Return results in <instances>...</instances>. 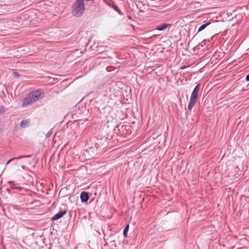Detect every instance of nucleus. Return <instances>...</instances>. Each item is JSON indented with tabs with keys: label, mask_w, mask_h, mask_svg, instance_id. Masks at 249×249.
<instances>
[{
	"label": "nucleus",
	"mask_w": 249,
	"mask_h": 249,
	"mask_svg": "<svg viewBox=\"0 0 249 249\" xmlns=\"http://www.w3.org/2000/svg\"><path fill=\"white\" fill-rule=\"evenodd\" d=\"M44 92L41 90H36L31 92L26 98H24L22 107H27L33 103L42 99L44 97Z\"/></svg>",
	"instance_id": "1"
},
{
	"label": "nucleus",
	"mask_w": 249,
	"mask_h": 249,
	"mask_svg": "<svg viewBox=\"0 0 249 249\" xmlns=\"http://www.w3.org/2000/svg\"><path fill=\"white\" fill-rule=\"evenodd\" d=\"M85 10L84 2L82 0H75L71 7V13L76 17L81 16Z\"/></svg>",
	"instance_id": "2"
},
{
	"label": "nucleus",
	"mask_w": 249,
	"mask_h": 249,
	"mask_svg": "<svg viewBox=\"0 0 249 249\" xmlns=\"http://www.w3.org/2000/svg\"><path fill=\"white\" fill-rule=\"evenodd\" d=\"M199 86L200 84H197L191 95L189 103L188 106V109L190 110L192 109L196 102V99L198 96V92L199 90Z\"/></svg>",
	"instance_id": "3"
},
{
	"label": "nucleus",
	"mask_w": 249,
	"mask_h": 249,
	"mask_svg": "<svg viewBox=\"0 0 249 249\" xmlns=\"http://www.w3.org/2000/svg\"><path fill=\"white\" fill-rule=\"evenodd\" d=\"M67 213L66 210L62 211L59 212L58 213L55 214L51 218V220L54 221L58 220L63 217Z\"/></svg>",
	"instance_id": "4"
},
{
	"label": "nucleus",
	"mask_w": 249,
	"mask_h": 249,
	"mask_svg": "<svg viewBox=\"0 0 249 249\" xmlns=\"http://www.w3.org/2000/svg\"><path fill=\"white\" fill-rule=\"evenodd\" d=\"M80 198L82 202H87L89 199V194L85 192H82L80 194Z\"/></svg>",
	"instance_id": "5"
},
{
	"label": "nucleus",
	"mask_w": 249,
	"mask_h": 249,
	"mask_svg": "<svg viewBox=\"0 0 249 249\" xmlns=\"http://www.w3.org/2000/svg\"><path fill=\"white\" fill-rule=\"evenodd\" d=\"M172 26L171 24L169 23H164L162 24L161 26H159L157 27H156V30L161 31L164 30H165L167 27H169Z\"/></svg>",
	"instance_id": "6"
},
{
	"label": "nucleus",
	"mask_w": 249,
	"mask_h": 249,
	"mask_svg": "<svg viewBox=\"0 0 249 249\" xmlns=\"http://www.w3.org/2000/svg\"><path fill=\"white\" fill-rule=\"evenodd\" d=\"M211 24L210 22H208L207 23L204 24L202 25L198 29L197 33L200 32L202 30H203L204 29H205L209 25Z\"/></svg>",
	"instance_id": "7"
},
{
	"label": "nucleus",
	"mask_w": 249,
	"mask_h": 249,
	"mask_svg": "<svg viewBox=\"0 0 249 249\" xmlns=\"http://www.w3.org/2000/svg\"><path fill=\"white\" fill-rule=\"evenodd\" d=\"M29 121L26 120H23L20 122V126L22 128H25L27 126Z\"/></svg>",
	"instance_id": "8"
},
{
	"label": "nucleus",
	"mask_w": 249,
	"mask_h": 249,
	"mask_svg": "<svg viewBox=\"0 0 249 249\" xmlns=\"http://www.w3.org/2000/svg\"><path fill=\"white\" fill-rule=\"evenodd\" d=\"M30 157V156H19L18 157H14L13 158H12L11 159H10L6 163V165H7L11 161L16 160V159H21V158H25V157Z\"/></svg>",
	"instance_id": "9"
},
{
	"label": "nucleus",
	"mask_w": 249,
	"mask_h": 249,
	"mask_svg": "<svg viewBox=\"0 0 249 249\" xmlns=\"http://www.w3.org/2000/svg\"><path fill=\"white\" fill-rule=\"evenodd\" d=\"M128 229H129V224H127L123 231V234L125 237H126L127 236Z\"/></svg>",
	"instance_id": "10"
},
{
	"label": "nucleus",
	"mask_w": 249,
	"mask_h": 249,
	"mask_svg": "<svg viewBox=\"0 0 249 249\" xmlns=\"http://www.w3.org/2000/svg\"><path fill=\"white\" fill-rule=\"evenodd\" d=\"M8 183L11 184V188L14 189H20V187H16V185L15 184L14 182L12 181H8Z\"/></svg>",
	"instance_id": "11"
},
{
	"label": "nucleus",
	"mask_w": 249,
	"mask_h": 249,
	"mask_svg": "<svg viewBox=\"0 0 249 249\" xmlns=\"http://www.w3.org/2000/svg\"><path fill=\"white\" fill-rule=\"evenodd\" d=\"M53 134V131L52 130H50L46 135V138H49Z\"/></svg>",
	"instance_id": "12"
},
{
	"label": "nucleus",
	"mask_w": 249,
	"mask_h": 249,
	"mask_svg": "<svg viewBox=\"0 0 249 249\" xmlns=\"http://www.w3.org/2000/svg\"><path fill=\"white\" fill-rule=\"evenodd\" d=\"M6 111V108L5 107L3 106L0 107V113L1 112H3Z\"/></svg>",
	"instance_id": "13"
},
{
	"label": "nucleus",
	"mask_w": 249,
	"mask_h": 249,
	"mask_svg": "<svg viewBox=\"0 0 249 249\" xmlns=\"http://www.w3.org/2000/svg\"><path fill=\"white\" fill-rule=\"evenodd\" d=\"M13 75L16 77H18L19 76V74L17 72H14Z\"/></svg>",
	"instance_id": "14"
},
{
	"label": "nucleus",
	"mask_w": 249,
	"mask_h": 249,
	"mask_svg": "<svg viewBox=\"0 0 249 249\" xmlns=\"http://www.w3.org/2000/svg\"><path fill=\"white\" fill-rule=\"evenodd\" d=\"M113 8H114L115 10H116L117 11H118V12H119V9H118V7H117V5H115V6H113Z\"/></svg>",
	"instance_id": "15"
},
{
	"label": "nucleus",
	"mask_w": 249,
	"mask_h": 249,
	"mask_svg": "<svg viewBox=\"0 0 249 249\" xmlns=\"http://www.w3.org/2000/svg\"><path fill=\"white\" fill-rule=\"evenodd\" d=\"M246 80L247 81H249V73L246 76Z\"/></svg>",
	"instance_id": "16"
},
{
	"label": "nucleus",
	"mask_w": 249,
	"mask_h": 249,
	"mask_svg": "<svg viewBox=\"0 0 249 249\" xmlns=\"http://www.w3.org/2000/svg\"><path fill=\"white\" fill-rule=\"evenodd\" d=\"M21 167L23 169H25L26 168V166L24 165H22Z\"/></svg>",
	"instance_id": "17"
},
{
	"label": "nucleus",
	"mask_w": 249,
	"mask_h": 249,
	"mask_svg": "<svg viewBox=\"0 0 249 249\" xmlns=\"http://www.w3.org/2000/svg\"><path fill=\"white\" fill-rule=\"evenodd\" d=\"M17 205L14 206V208L17 209Z\"/></svg>",
	"instance_id": "18"
}]
</instances>
